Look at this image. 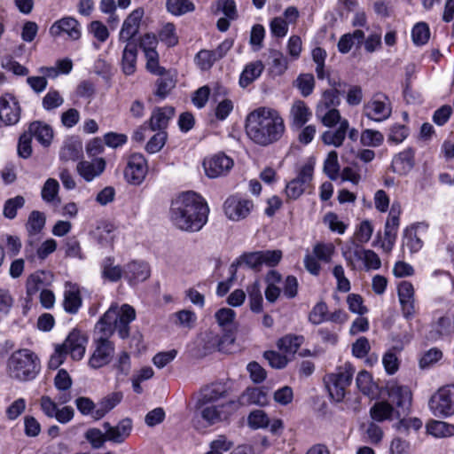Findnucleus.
<instances>
[{
  "mask_svg": "<svg viewBox=\"0 0 454 454\" xmlns=\"http://www.w3.org/2000/svg\"><path fill=\"white\" fill-rule=\"evenodd\" d=\"M102 426L106 433L107 442L116 444L124 442L132 431V421L128 418L120 420L115 426L109 422H104Z\"/></svg>",
  "mask_w": 454,
  "mask_h": 454,
  "instance_id": "nucleus-20",
  "label": "nucleus"
},
{
  "mask_svg": "<svg viewBox=\"0 0 454 454\" xmlns=\"http://www.w3.org/2000/svg\"><path fill=\"white\" fill-rule=\"evenodd\" d=\"M246 131L255 144L267 146L278 142L286 132L283 117L270 107H259L247 116Z\"/></svg>",
  "mask_w": 454,
  "mask_h": 454,
  "instance_id": "nucleus-3",
  "label": "nucleus"
},
{
  "mask_svg": "<svg viewBox=\"0 0 454 454\" xmlns=\"http://www.w3.org/2000/svg\"><path fill=\"white\" fill-rule=\"evenodd\" d=\"M303 341L304 337L301 335L287 334L278 340L277 347L285 356L291 358L298 351Z\"/></svg>",
  "mask_w": 454,
  "mask_h": 454,
  "instance_id": "nucleus-31",
  "label": "nucleus"
},
{
  "mask_svg": "<svg viewBox=\"0 0 454 454\" xmlns=\"http://www.w3.org/2000/svg\"><path fill=\"white\" fill-rule=\"evenodd\" d=\"M106 168V161L103 158H96L91 161L83 160L77 164V172L87 182L99 176Z\"/></svg>",
  "mask_w": 454,
  "mask_h": 454,
  "instance_id": "nucleus-23",
  "label": "nucleus"
},
{
  "mask_svg": "<svg viewBox=\"0 0 454 454\" xmlns=\"http://www.w3.org/2000/svg\"><path fill=\"white\" fill-rule=\"evenodd\" d=\"M52 276L50 272L39 270L31 274L26 284L27 296L29 300H32L39 290L44 289L51 282Z\"/></svg>",
  "mask_w": 454,
  "mask_h": 454,
  "instance_id": "nucleus-24",
  "label": "nucleus"
},
{
  "mask_svg": "<svg viewBox=\"0 0 454 454\" xmlns=\"http://www.w3.org/2000/svg\"><path fill=\"white\" fill-rule=\"evenodd\" d=\"M392 114V105L389 98L382 93L377 92L364 103L363 114L369 120L381 122L387 120Z\"/></svg>",
  "mask_w": 454,
  "mask_h": 454,
  "instance_id": "nucleus-8",
  "label": "nucleus"
},
{
  "mask_svg": "<svg viewBox=\"0 0 454 454\" xmlns=\"http://www.w3.org/2000/svg\"><path fill=\"white\" fill-rule=\"evenodd\" d=\"M145 12L142 8L135 9L123 21L119 33V41L123 43H131L130 40L136 36L139 31L141 20Z\"/></svg>",
  "mask_w": 454,
  "mask_h": 454,
  "instance_id": "nucleus-19",
  "label": "nucleus"
},
{
  "mask_svg": "<svg viewBox=\"0 0 454 454\" xmlns=\"http://www.w3.org/2000/svg\"><path fill=\"white\" fill-rule=\"evenodd\" d=\"M403 246L407 247L411 253H416L423 247V241L417 235L415 227L406 228L403 232Z\"/></svg>",
  "mask_w": 454,
  "mask_h": 454,
  "instance_id": "nucleus-51",
  "label": "nucleus"
},
{
  "mask_svg": "<svg viewBox=\"0 0 454 454\" xmlns=\"http://www.w3.org/2000/svg\"><path fill=\"white\" fill-rule=\"evenodd\" d=\"M311 112L307 105L301 101H295L290 110L292 125L296 128H301L310 118Z\"/></svg>",
  "mask_w": 454,
  "mask_h": 454,
  "instance_id": "nucleus-32",
  "label": "nucleus"
},
{
  "mask_svg": "<svg viewBox=\"0 0 454 454\" xmlns=\"http://www.w3.org/2000/svg\"><path fill=\"white\" fill-rule=\"evenodd\" d=\"M101 269L102 278L110 282H117L122 277L124 278V269L120 265L114 264L113 257L105 258L102 262Z\"/></svg>",
  "mask_w": 454,
  "mask_h": 454,
  "instance_id": "nucleus-36",
  "label": "nucleus"
},
{
  "mask_svg": "<svg viewBox=\"0 0 454 454\" xmlns=\"http://www.w3.org/2000/svg\"><path fill=\"white\" fill-rule=\"evenodd\" d=\"M270 72L274 75H282L288 67V61L284 54L277 50H271L270 51Z\"/></svg>",
  "mask_w": 454,
  "mask_h": 454,
  "instance_id": "nucleus-43",
  "label": "nucleus"
},
{
  "mask_svg": "<svg viewBox=\"0 0 454 454\" xmlns=\"http://www.w3.org/2000/svg\"><path fill=\"white\" fill-rule=\"evenodd\" d=\"M218 325L226 332H231L236 317V312L230 308H222L215 314Z\"/></svg>",
  "mask_w": 454,
  "mask_h": 454,
  "instance_id": "nucleus-46",
  "label": "nucleus"
},
{
  "mask_svg": "<svg viewBox=\"0 0 454 454\" xmlns=\"http://www.w3.org/2000/svg\"><path fill=\"white\" fill-rule=\"evenodd\" d=\"M27 133L31 134V137H35L43 146H49L53 138L51 127L39 121L32 122Z\"/></svg>",
  "mask_w": 454,
  "mask_h": 454,
  "instance_id": "nucleus-28",
  "label": "nucleus"
},
{
  "mask_svg": "<svg viewBox=\"0 0 454 454\" xmlns=\"http://www.w3.org/2000/svg\"><path fill=\"white\" fill-rule=\"evenodd\" d=\"M137 48L134 43H128L123 50L121 67L125 74H133L136 71Z\"/></svg>",
  "mask_w": 454,
  "mask_h": 454,
  "instance_id": "nucleus-35",
  "label": "nucleus"
},
{
  "mask_svg": "<svg viewBox=\"0 0 454 454\" xmlns=\"http://www.w3.org/2000/svg\"><path fill=\"white\" fill-rule=\"evenodd\" d=\"M224 390L220 384H212L200 389L198 394L195 407L212 404L223 396Z\"/></svg>",
  "mask_w": 454,
  "mask_h": 454,
  "instance_id": "nucleus-25",
  "label": "nucleus"
},
{
  "mask_svg": "<svg viewBox=\"0 0 454 454\" xmlns=\"http://www.w3.org/2000/svg\"><path fill=\"white\" fill-rule=\"evenodd\" d=\"M195 60L201 70H208L217 59L213 51L201 50L197 53Z\"/></svg>",
  "mask_w": 454,
  "mask_h": 454,
  "instance_id": "nucleus-64",
  "label": "nucleus"
},
{
  "mask_svg": "<svg viewBox=\"0 0 454 454\" xmlns=\"http://www.w3.org/2000/svg\"><path fill=\"white\" fill-rule=\"evenodd\" d=\"M395 412L394 406L387 401L376 402L370 409V416L376 422L392 419Z\"/></svg>",
  "mask_w": 454,
  "mask_h": 454,
  "instance_id": "nucleus-34",
  "label": "nucleus"
},
{
  "mask_svg": "<svg viewBox=\"0 0 454 454\" xmlns=\"http://www.w3.org/2000/svg\"><path fill=\"white\" fill-rule=\"evenodd\" d=\"M339 127L335 130H326L322 134V141L327 145L340 147L342 145L349 128L348 121L343 119L338 121Z\"/></svg>",
  "mask_w": 454,
  "mask_h": 454,
  "instance_id": "nucleus-26",
  "label": "nucleus"
},
{
  "mask_svg": "<svg viewBox=\"0 0 454 454\" xmlns=\"http://www.w3.org/2000/svg\"><path fill=\"white\" fill-rule=\"evenodd\" d=\"M7 367L10 377L20 381L34 380L41 368L37 356L27 348L13 352L8 359Z\"/></svg>",
  "mask_w": 454,
  "mask_h": 454,
  "instance_id": "nucleus-4",
  "label": "nucleus"
},
{
  "mask_svg": "<svg viewBox=\"0 0 454 454\" xmlns=\"http://www.w3.org/2000/svg\"><path fill=\"white\" fill-rule=\"evenodd\" d=\"M195 409L200 411L201 418L208 425H215L229 419L235 410V403L233 402L217 405L212 403L202 407H195Z\"/></svg>",
  "mask_w": 454,
  "mask_h": 454,
  "instance_id": "nucleus-13",
  "label": "nucleus"
},
{
  "mask_svg": "<svg viewBox=\"0 0 454 454\" xmlns=\"http://www.w3.org/2000/svg\"><path fill=\"white\" fill-rule=\"evenodd\" d=\"M264 66L260 60L247 64L240 74L239 85L242 88L247 87L261 75Z\"/></svg>",
  "mask_w": 454,
  "mask_h": 454,
  "instance_id": "nucleus-37",
  "label": "nucleus"
},
{
  "mask_svg": "<svg viewBox=\"0 0 454 454\" xmlns=\"http://www.w3.org/2000/svg\"><path fill=\"white\" fill-rule=\"evenodd\" d=\"M355 368L349 363L339 366L336 372L326 378V387L333 399L337 402L343 400L346 388L351 384Z\"/></svg>",
  "mask_w": 454,
  "mask_h": 454,
  "instance_id": "nucleus-6",
  "label": "nucleus"
},
{
  "mask_svg": "<svg viewBox=\"0 0 454 454\" xmlns=\"http://www.w3.org/2000/svg\"><path fill=\"white\" fill-rule=\"evenodd\" d=\"M20 117V107L16 98L6 95L0 98V127L16 124Z\"/></svg>",
  "mask_w": 454,
  "mask_h": 454,
  "instance_id": "nucleus-18",
  "label": "nucleus"
},
{
  "mask_svg": "<svg viewBox=\"0 0 454 454\" xmlns=\"http://www.w3.org/2000/svg\"><path fill=\"white\" fill-rule=\"evenodd\" d=\"M254 204L249 200H244L237 196L229 197L223 205L226 216L232 221H239L246 218Z\"/></svg>",
  "mask_w": 454,
  "mask_h": 454,
  "instance_id": "nucleus-15",
  "label": "nucleus"
},
{
  "mask_svg": "<svg viewBox=\"0 0 454 454\" xmlns=\"http://www.w3.org/2000/svg\"><path fill=\"white\" fill-rule=\"evenodd\" d=\"M205 174L209 178L226 176L234 165L233 160L223 153L207 157L203 160Z\"/></svg>",
  "mask_w": 454,
  "mask_h": 454,
  "instance_id": "nucleus-12",
  "label": "nucleus"
},
{
  "mask_svg": "<svg viewBox=\"0 0 454 454\" xmlns=\"http://www.w3.org/2000/svg\"><path fill=\"white\" fill-rule=\"evenodd\" d=\"M428 407L434 416L448 418L454 414V384L440 387L429 399Z\"/></svg>",
  "mask_w": 454,
  "mask_h": 454,
  "instance_id": "nucleus-7",
  "label": "nucleus"
},
{
  "mask_svg": "<svg viewBox=\"0 0 454 454\" xmlns=\"http://www.w3.org/2000/svg\"><path fill=\"white\" fill-rule=\"evenodd\" d=\"M364 32L361 29H356L352 33H347L340 36L337 47L340 53L346 54L350 51L356 43L357 46L363 43Z\"/></svg>",
  "mask_w": 454,
  "mask_h": 454,
  "instance_id": "nucleus-33",
  "label": "nucleus"
},
{
  "mask_svg": "<svg viewBox=\"0 0 454 454\" xmlns=\"http://www.w3.org/2000/svg\"><path fill=\"white\" fill-rule=\"evenodd\" d=\"M49 33L53 37H59L63 34L71 40L76 41L81 37V25L73 17H64L56 20L50 27Z\"/></svg>",
  "mask_w": 454,
  "mask_h": 454,
  "instance_id": "nucleus-17",
  "label": "nucleus"
},
{
  "mask_svg": "<svg viewBox=\"0 0 454 454\" xmlns=\"http://www.w3.org/2000/svg\"><path fill=\"white\" fill-rule=\"evenodd\" d=\"M64 103L63 97L58 90H50L43 97L42 105L44 110L51 111L62 106Z\"/></svg>",
  "mask_w": 454,
  "mask_h": 454,
  "instance_id": "nucleus-59",
  "label": "nucleus"
},
{
  "mask_svg": "<svg viewBox=\"0 0 454 454\" xmlns=\"http://www.w3.org/2000/svg\"><path fill=\"white\" fill-rule=\"evenodd\" d=\"M26 203V200L21 195H17L5 200L3 208V215L10 220L17 216L19 209L22 208Z\"/></svg>",
  "mask_w": 454,
  "mask_h": 454,
  "instance_id": "nucleus-47",
  "label": "nucleus"
},
{
  "mask_svg": "<svg viewBox=\"0 0 454 454\" xmlns=\"http://www.w3.org/2000/svg\"><path fill=\"white\" fill-rule=\"evenodd\" d=\"M383 134L375 129H366L362 131L360 142L364 146L378 147L383 144Z\"/></svg>",
  "mask_w": 454,
  "mask_h": 454,
  "instance_id": "nucleus-49",
  "label": "nucleus"
},
{
  "mask_svg": "<svg viewBox=\"0 0 454 454\" xmlns=\"http://www.w3.org/2000/svg\"><path fill=\"white\" fill-rule=\"evenodd\" d=\"M121 398L122 395L121 393H113L101 399L93 412V418L97 420L102 419L121 402Z\"/></svg>",
  "mask_w": 454,
  "mask_h": 454,
  "instance_id": "nucleus-39",
  "label": "nucleus"
},
{
  "mask_svg": "<svg viewBox=\"0 0 454 454\" xmlns=\"http://www.w3.org/2000/svg\"><path fill=\"white\" fill-rule=\"evenodd\" d=\"M409 136V129L403 124H394L390 127L387 141L393 144H400Z\"/></svg>",
  "mask_w": 454,
  "mask_h": 454,
  "instance_id": "nucleus-60",
  "label": "nucleus"
},
{
  "mask_svg": "<svg viewBox=\"0 0 454 454\" xmlns=\"http://www.w3.org/2000/svg\"><path fill=\"white\" fill-rule=\"evenodd\" d=\"M150 275V266L144 261L133 260L124 266V278L131 286L145 281Z\"/></svg>",
  "mask_w": 454,
  "mask_h": 454,
  "instance_id": "nucleus-21",
  "label": "nucleus"
},
{
  "mask_svg": "<svg viewBox=\"0 0 454 454\" xmlns=\"http://www.w3.org/2000/svg\"><path fill=\"white\" fill-rule=\"evenodd\" d=\"M88 337L85 333L77 329L69 333L65 342L61 345L67 354H69L74 360H81L85 354Z\"/></svg>",
  "mask_w": 454,
  "mask_h": 454,
  "instance_id": "nucleus-16",
  "label": "nucleus"
},
{
  "mask_svg": "<svg viewBox=\"0 0 454 454\" xmlns=\"http://www.w3.org/2000/svg\"><path fill=\"white\" fill-rule=\"evenodd\" d=\"M328 307L325 302H317L311 309L309 315V321L313 325H320L327 321Z\"/></svg>",
  "mask_w": 454,
  "mask_h": 454,
  "instance_id": "nucleus-57",
  "label": "nucleus"
},
{
  "mask_svg": "<svg viewBox=\"0 0 454 454\" xmlns=\"http://www.w3.org/2000/svg\"><path fill=\"white\" fill-rule=\"evenodd\" d=\"M136 318V311L129 304L119 307L114 303L100 317L95 325V333L98 334L96 340V348L90 357L89 364L93 369H98L107 364L114 355V345L108 339L115 330L120 338L125 339L129 334V324Z\"/></svg>",
  "mask_w": 454,
  "mask_h": 454,
  "instance_id": "nucleus-1",
  "label": "nucleus"
},
{
  "mask_svg": "<svg viewBox=\"0 0 454 454\" xmlns=\"http://www.w3.org/2000/svg\"><path fill=\"white\" fill-rule=\"evenodd\" d=\"M59 184L57 180L53 178H49L44 183L41 194L43 200L47 202H54L55 200L59 203V199L58 198Z\"/></svg>",
  "mask_w": 454,
  "mask_h": 454,
  "instance_id": "nucleus-54",
  "label": "nucleus"
},
{
  "mask_svg": "<svg viewBox=\"0 0 454 454\" xmlns=\"http://www.w3.org/2000/svg\"><path fill=\"white\" fill-rule=\"evenodd\" d=\"M174 114L175 109L172 106L157 108L153 112L149 121L151 129L162 131L168 127V121Z\"/></svg>",
  "mask_w": 454,
  "mask_h": 454,
  "instance_id": "nucleus-29",
  "label": "nucleus"
},
{
  "mask_svg": "<svg viewBox=\"0 0 454 454\" xmlns=\"http://www.w3.org/2000/svg\"><path fill=\"white\" fill-rule=\"evenodd\" d=\"M82 302L78 286L73 284H67L64 292V309L69 314H76L82 306Z\"/></svg>",
  "mask_w": 454,
  "mask_h": 454,
  "instance_id": "nucleus-27",
  "label": "nucleus"
},
{
  "mask_svg": "<svg viewBox=\"0 0 454 454\" xmlns=\"http://www.w3.org/2000/svg\"><path fill=\"white\" fill-rule=\"evenodd\" d=\"M166 9L174 16H183L192 12L195 10V4L191 0H166Z\"/></svg>",
  "mask_w": 454,
  "mask_h": 454,
  "instance_id": "nucleus-42",
  "label": "nucleus"
},
{
  "mask_svg": "<svg viewBox=\"0 0 454 454\" xmlns=\"http://www.w3.org/2000/svg\"><path fill=\"white\" fill-rule=\"evenodd\" d=\"M422 420L419 418H408L400 419L395 425V429L402 434H408L410 429L418 431L422 427Z\"/></svg>",
  "mask_w": 454,
  "mask_h": 454,
  "instance_id": "nucleus-63",
  "label": "nucleus"
},
{
  "mask_svg": "<svg viewBox=\"0 0 454 454\" xmlns=\"http://www.w3.org/2000/svg\"><path fill=\"white\" fill-rule=\"evenodd\" d=\"M263 357L269 362L270 365L275 369L285 368L291 358L285 355L279 354L274 350H268L263 353Z\"/></svg>",
  "mask_w": 454,
  "mask_h": 454,
  "instance_id": "nucleus-61",
  "label": "nucleus"
},
{
  "mask_svg": "<svg viewBox=\"0 0 454 454\" xmlns=\"http://www.w3.org/2000/svg\"><path fill=\"white\" fill-rule=\"evenodd\" d=\"M386 391L390 403L396 408L397 416H400V411L403 413L410 411L412 403V393L409 387L391 380L387 383Z\"/></svg>",
  "mask_w": 454,
  "mask_h": 454,
  "instance_id": "nucleus-9",
  "label": "nucleus"
},
{
  "mask_svg": "<svg viewBox=\"0 0 454 454\" xmlns=\"http://www.w3.org/2000/svg\"><path fill=\"white\" fill-rule=\"evenodd\" d=\"M1 242L3 243L4 250H6V253L10 256L17 255L22 247V243L20 239L18 236L6 234L1 238Z\"/></svg>",
  "mask_w": 454,
  "mask_h": 454,
  "instance_id": "nucleus-58",
  "label": "nucleus"
},
{
  "mask_svg": "<svg viewBox=\"0 0 454 454\" xmlns=\"http://www.w3.org/2000/svg\"><path fill=\"white\" fill-rule=\"evenodd\" d=\"M82 154V144L80 140L70 137L64 141L59 152L61 160H77Z\"/></svg>",
  "mask_w": 454,
  "mask_h": 454,
  "instance_id": "nucleus-30",
  "label": "nucleus"
},
{
  "mask_svg": "<svg viewBox=\"0 0 454 454\" xmlns=\"http://www.w3.org/2000/svg\"><path fill=\"white\" fill-rule=\"evenodd\" d=\"M335 247L332 243H317L313 247V254L323 262H330Z\"/></svg>",
  "mask_w": 454,
  "mask_h": 454,
  "instance_id": "nucleus-56",
  "label": "nucleus"
},
{
  "mask_svg": "<svg viewBox=\"0 0 454 454\" xmlns=\"http://www.w3.org/2000/svg\"><path fill=\"white\" fill-rule=\"evenodd\" d=\"M427 432L437 438L450 437L454 434V425L440 420H430L427 426Z\"/></svg>",
  "mask_w": 454,
  "mask_h": 454,
  "instance_id": "nucleus-41",
  "label": "nucleus"
},
{
  "mask_svg": "<svg viewBox=\"0 0 454 454\" xmlns=\"http://www.w3.org/2000/svg\"><path fill=\"white\" fill-rule=\"evenodd\" d=\"M282 253L279 250H265L242 254L239 258L243 264L253 270H259L262 265L276 266L281 260Z\"/></svg>",
  "mask_w": 454,
  "mask_h": 454,
  "instance_id": "nucleus-11",
  "label": "nucleus"
},
{
  "mask_svg": "<svg viewBox=\"0 0 454 454\" xmlns=\"http://www.w3.org/2000/svg\"><path fill=\"white\" fill-rule=\"evenodd\" d=\"M356 386L359 390L365 395L374 394L376 385L372 381V375L366 371H361L356 376Z\"/></svg>",
  "mask_w": 454,
  "mask_h": 454,
  "instance_id": "nucleus-52",
  "label": "nucleus"
},
{
  "mask_svg": "<svg viewBox=\"0 0 454 454\" xmlns=\"http://www.w3.org/2000/svg\"><path fill=\"white\" fill-rule=\"evenodd\" d=\"M147 170V161L144 155L141 153H133L128 160L124 176L128 183L137 185L145 178Z\"/></svg>",
  "mask_w": 454,
  "mask_h": 454,
  "instance_id": "nucleus-14",
  "label": "nucleus"
},
{
  "mask_svg": "<svg viewBox=\"0 0 454 454\" xmlns=\"http://www.w3.org/2000/svg\"><path fill=\"white\" fill-rule=\"evenodd\" d=\"M159 75L160 77L156 82L155 95L163 99L175 88L176 80L170 71H165Z\"/></svg>",
  "mask_w": 454,
  "mask_h": 454,
  "instance_id": "nucleus-38",
  "label": "nucleus"
},
{
  "mask_svg": "<svg viewBox=\"0 0 454 454\" xmlns=\"http://www.w3.org/2000/svg\"><path fill=\"white\" fill-rule=\"evenodd\" d=\"M247 291L251 310L255 313L261 312L262 310V295L259 281H254L253 284L249 285Z\"/></svg>",
  "mask_w": 454,
  "mask_h": 454,
  "instance_id": "nucleus-44",
  "label": "nucleus"
},
{
  "mask_svg": "<svg viewBox=\"0 0 454 454\" xmlns=\"http://www.w3.org/2000/svg\"><path fill=\"white\" fill-rule=\"evenodd\" d=\"M88 31L100 43H105L109 37V31L106 25L101 21H91L88 27Z\"/></svg>",
  "mask_w": 454,
  "mask_h": 454,
  "instance_id": "nucleus-62",
  "label": "nucleus"
},
{
  "mask_svg": "<svg viewBox=\"0 0 454 454\" xmlns=\"http://www.w3.org/2000/svg\"><path fill=\"white\" fill-rule=\"evenodd\" d=\"M208 212L209 208L200 195L185 192L172 201L170 220L181 231L196 232L207 223Z\"/></svg>",
  "mask_w": 454,
  "mask_h": 454,
  "instance_id": "nucleus-2",
  "label": "nucleus"
},
{
  "mask_svg": "<svg viewBox=\"0 0 454 454\" xmlns=\"http://www.w3.org/2000/svg\"><path fill=\"white\" fill-rule=\"evenodd\" d=\"M46 218L43 213L34 210L29 215L26 223V229L29 235H36L43 229Z\"/></svg>",
  "mask_w": 454,
  "mask_h": 454,
  "instance_id": "nucleus-45",
  "label": "nucleus"
},
{
  "mask_svg": "<svg viewBox=\"0 0 454 454\" xmlns=\"http://www.w3.org/2000/svg\"><path fill=\"white\" fill-rule=\"evenodd\" d=\"M314 164L308 162L303 165L295 178L286 185V194L289 200H297L307 188L309 187L313 178Z\"/></svg>",
  "mask_w": 454,
  "mask_h": 454,
  "instance_id": "nucleus-10",
  "label": "nucleus"
},
{
  "mask_svg": "<svg viewBox=\"0 0 454 454\" xmlns=\"http://www.w3.org/2000/svg\"><path fill=\"white\" fill-rule=\"evenodd\" d=\"M366 249H364L360 245L352 242L342 248V255L347 262L348 267L352 270L356 268V262L364 260V253Z\"/></svg>",
  "mask_w": 454,
  "mask_h": 454,
  "instance_id": "nucleus-40",
  "label": "nucleus"
},
{
  "mask_svg": "<svg viewBox=\"0 0 454 454\" xmlns=\"http://www.w3.org/2000/svg\"><path fill=\"white\" fill-rule=\"evenodd\" d=\"M84 437L93 449H100L107 442L106 431L103 432L96 427L89 428L85 432Z\"/></svg>",
  "mask_w": 454,
  "mask_h": 454,
  "instance_id": "nucleus-55",
  "label": "nucleus"
},
{
  "mask_svg": "<svg viewBox=\"0 0 454 454\" xmlns=\"http://www.w3.org/2000/svg\"><path fill=\"white\" fill-rule=\"evenodd\" d=\"M339 171L338 154L335 151H331L324 162V172L331 180H336Z\"/></svg>",
  "mask_w": 454,
  "mask_h": 454,
  "instance_id": "nucleus-53",
  "label": "nucleus"
},
{
  "mask_svg": "<svg viewBox=\"0 0 454 454\" xmlns=\"http://www.w3.org/2000/svg\"><path fill=\"white\" fill-rule=\"evenodd\" d=\"M415 165V151L408 147L400 152L392 160V169L401 176L408 174Z\"/></svg>",
  "mask_w": 454,
  "mask_h": 454,
  "instance_id": "nucleus-22",
  "label": "nucleus"
},
{
  "mask_svg": "<svg viewBox=\"0 0 454 454\" xmlns=\"http://www.w3.org/2000/svg\"><path fill=\"white\" fill-rule=\"evenodd\" d=\"M332 87L325 90L316 107V116L326 127H333L340 121V114L337 107L340 105L341 91L337 90L336 82H329Z\"/></svg>",
  "mask_w": 454,
  "mask_h": 454,
  "instance_id": "nucleus-5",
  "label": "nucleus"
},
{
  "mask_svg": "<svg viewBox=\"0 0 454 454\" xmlns=\"http://www.w3.org/2000/svg\"><path fill=\"white\" fill-rule=\"evenodd\" d=\"M430 37V29L426 22H419L412 27L411 38L417 46L426 44Z\"/></svg>",
  "mask_w": 454,
  "mask_h": 454,
  "instance_id": "nucleus-50",
  "label": "nucleus"
},
{
  "mask_svg": "<svg viewBox=\"0 0 454 454\" xmlns=\"http://www.w3.org/2000/svg\"><path fill=\"white\" fill-rule=\"evenodd\" d=\"M294 86L299 90L301 96L309 97L314 90L315 78L312 74H301L294 82Z\"/></svg>",
  "mask_w": 454,
  "mask_h": 454,
  "instance_id": "nucleus-48",
  "label": "nucleus"
}]
</instances>
